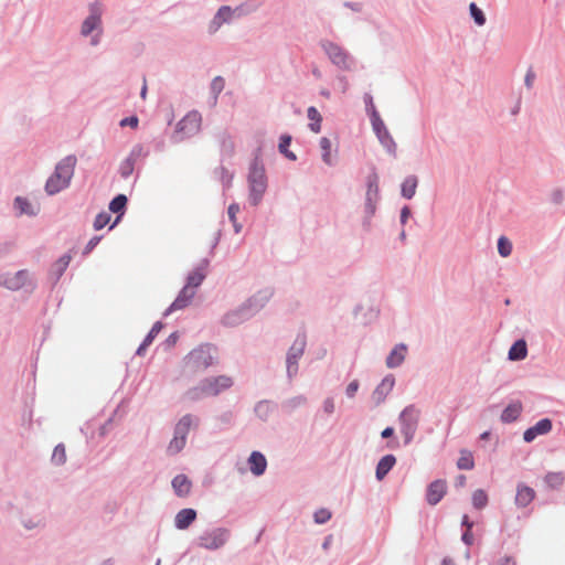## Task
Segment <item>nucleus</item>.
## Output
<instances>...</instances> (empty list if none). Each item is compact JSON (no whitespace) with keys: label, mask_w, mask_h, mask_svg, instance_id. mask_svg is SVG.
Segmentation results:
<instances>
[{"label":"nucleus","mask_w":565,"mask_h":565,"mask_svg":"<svg viewBox=\"0 0 565 565\" xmlns=\"http://www.w3.org/2000/svg\"><path fill=\"white\" fill-rule=\"evenodd\" d=\"M248 203L250 206H258L268 188V178L263 161V149L257 147L253 151V159L247 172Z\"/></svg>","instance_id":"1"},{"label":"nucleus","mask_w":565,"mask_h":565,"mask_svg":"<svg viewBox=\"0 0 565 565\" xmlns=\"http://www.w3.org/2000/svg\"><path fill=\"white\" fill-rule=\"evenodd\" d=\"M365 195L363 204L362 227L365 232L372 228V218L374 217L377 206L382 200L380 191V177L376 168L373 166L370 173L365 178Z\"/></svg>","instance_id":"2"},{"label":"nucleus","mask_w":565,"mask_h":565,"mask_svg":"<svg viewBox=\"0 0 565 565\" xmlns=\"http://www.w3.org/2000/svg\"><path fill=\"white\" fill-rule=\"evenodd\" d=\"M76 163L75 154H68L56 163L54 172L49 177L44 186L49 195H55L70 186Z\"/></svg>","instance_id":"3"},{"label":"nucleus","mask_w":565,"mask_h":565,"mask_svg":"<svg viewBox=\"0 0 565 565\" xmlns=\"http://www.w3.org/2000/svg\"><path fill=\"white\" fill-rule=\"evenodd\" d=\"M199 425V418L192 414L183 415L175 424L173 438L170 440L167 452L171 456L179 454L186 445V438L192 426Z\"/></svg>","instance_id":"4"},{"label":"nucleus","mask_w":565,"mask_h":565,"mask_svg":"<svg viewBox=\"0 0 565 565\" xmlns=\"http://www.w3.org/2000/svg\"><path fill=\"white\" fill-rule=\"evenodd\" d=\"M320 46L330 60V62L342 71H351L355 60L341 45L330 40H321Z\"/></svg>","instance_id":"5"},{"label":"nucleus","mask_w":565,"mask_h":565,"mask_svg":"<svg viewBox=\"0 0 565 565\" xmlns=\"http://www.w3.org/2000/svg\"><path fill=\"white\" fill-rule=\"evenodd\" d=\"M420 411L414 405H407L398 415L399 430L404 437V446H408L416 435Z\"/></svg>","instance_id":"6"},{"label":"nucleus","mask_w":565,"mask_h":565,"mask_svg":"<svg viewBox=\"0 0 565 565\" xmlns=\"http://www.w3.org/2000/svg\"><path fill=\"white\" fill-rule=\"evenodd\" d=\"M307 347L305 333H298L286 354V375L292 381L299 372V360L302 358Z\"/></svg>","instance_id":"7"},{"label":"nucleus","mask_w":565,"mask_h":565,"mask_svg":"<svg viewBox=\"0 0 565 565\" xmlns=\"http://www.w3.org/2000/svg\"><path fill=\"white\" fill-rule=\"evenodd\" d=\"M231 531L226 527H213L203 531L196 539V545L207 551L222 548L230 540Z\"/></svg>","instance_id":"8"},{"label":"nucleus","mask_w":565,"mask_h":565,"mask_svg":"<svg viewBox=\"0 0 565 565\" xmlns=\"http://www.w3.org/2000/svg\"><path fill=\"white\" fill-rule=\"evenodd\" d=\"M202 117L199 111H189L175 126V130L171 136L173 143H179L185 138L196 135L201 127Z\"/></svg>","instance_id":"9"},{"label":"nucleus","mask_w":565,"mask_h":565,"mask_svg":"<svg viewBox=\"0 0 565 565\" xmlns=\"http://www.w3.org/2000/svg\"><path fill=\"white\" fill-rule=\"evenodd\" d=\"M211 344H201L185 356V365L193 372L205 371L214 363Z\"/></svg>","instance_id":"10"},{"label":"nucleus","mask_w":565,"mask_h":565,"mask_svg":"<svg viewBox=\"0 0 565 565\" xmlns=\"http://www.w3.org/2000/svg\"><path fill=\"white\" fill-rule=\"evenodd\" d=\"M0 285L12 291L19 290L25 286H30L31 290H34L36 287L35 282L31 280L30 273L26 269L1 274Z\"/></svg>","instance_id":"11"},{"label":"nucleus","mask_w":565,"mask_h":565,"mask_svg":"<svg viewBox=\"0 0 565 565\" xmlns=\"http://www.w3.org/2000/svg\"><path fill=\"white\" fill-rule=\"evenodd\" d=\"M372 129L377 137L380 143L383 146V148L386 150V152L392 156L393 158L397 157V146L390 134L388 129L386 128L384 121L382 118H379L376 120L371 121Z\"/></svg>","instance_id":"12"},{"label":"nucleus","mask_w":565,"mask_h":565,"mask_svg":"<svg viewBox=\"0 0 565 565\" xmlns=\"http://www.w3.org/2000/svg\"><path fill=\"white\" fill-rule=\"evenodd\" d=\"M274 296V289L271 287H266L259 289L249 298H247L243 305L250 313L252 318L256 316L265 306L269 302V300Z\"/></svg>","instance_id":"13"},{"label":"nucleus","mask_w":565,"mask_h":565,"mask_svg":"<svg viewBox=\"0 0 565 565\" xmlns=\"http://www.w3.org/2000/svg\"><path fill=\"white\" fill-rule=\"evenodd\" d=\"M204 384L206 386V392L209 396H216L220 393L228 390L233 385L232 377L227 375H217L203 379Z\"/></svg>","instance_id":"14"},{"label":"nucleus","mask_w":565,"mask_h":565,"mask_svg":"<svg viewBox=\"0 0 565 565\" xmlns=\"http://www.w3.org/2000/svg\"><path fill=\"white\" fill-rule=\"evenodd\" d=\"M249 319H252V316L250 313L247 311V309L244 307V305L242 303L241 306H238L237 308L233 309V310H230L227 311L223 317H222V324L224 327H236V326H239L242 324L243 322L245 321H248Z\"/></svg>","instance_id":"15"},{"label":"nucleus","mask_w":565,"mask_h":565,"mask_svg":"<svg viewBox=\"0 0 565 565\" xmlns=\"http://www.w3.org/2000/svg\"><path fill=\"white\" fill-rule=\"evenodd\" d=\"M447 493V482L436 479L427 486L426 501L429 505H437Z\"/></svg>","instance_id":"16"},{"label":"nucleus","mask_w":565,"mask_h":565,"mask_svg":"<svg viewBox=\"0 0 565 565\" xmlns=\"http://www.w3.org/2000/svg\"><path fill=\"white\" fill-rule=\"evenodd\" d=\"M194 296L195 291L193 289H189L188 287L183 286L172 303L164 310L163 317H168L177 310L186 308L191 303Z\"/></svg>","instance_id":"17"},{"label":"nucleus","mask_w":565,"mask_h":565,"mask_svg":"<svg viewBox=\"0 0 565 565\" xmlns=\"http://www.w3.org/2000/svg\"><path fill=\"white\" fill-rule=\"evenodd\" d=\"M234 21L232 7L222 6L218 8L213 19L209 24V32L215 33L223 24H230Z\"/></svg>","instance_id":"18"},{"label":"nucleus","mask_w":565,"mask_h":565,"mask_svg":"<svg viewBox=\"0 0 565 565\" xmlns=\"http://www.w3.org/2000/svg\"><path fill=\"white\" fill-rule=\"evenodd\" d=\"M209 265L210 259L203 258L200 265L188 274L186 284L184 285V287H188L189 289L193 290L194 288L200 287L206 277L205 270L209 267Z\"/></svg>","instance_id":"19"},{"label":"nucleus","mask_w":565,"mask_h":565,"mask_svg":"<svg viewBox=\"0 0 565 565\" xmlns=\"http://www.w3.org/2000/svg\"><path fill=\"white\" fill-rule=\"evenodd\" d=\"M552 428V420L550 418H542L524 431L523 439L525 443H532L537 436L548 434Z\"/></svg>","instance_id":"20"},{"label":"nucleus","mask_w":565,"mask_h":565,"mask_svg":"<svg viewBox=\"0 0 565 565\" xmlns=\"http://www.w3.org/2000/svg\"><path fill=\"white\" fill-rule=\"evenodd\" d=\"M395 385V377L392 374L386 375L372 393V398L376 405L383 403L386 396L392 392Z\"/></svg>","instance_id":"21"},{"label":"nucleus","mask_w":565,"mask_h":565,"mask_svg":"<svg viewBox=\"0 0 565 565\" xmlns=\"http://www.w3.org/2000/svg\"><path fill=\"white\" fill-rule=\"evenodd\" d=\"M406 352L407 345L405 343L396 344L386 358V366L388 369H396L401 366L405 361Z\"/></svg>","instance_id":"22"},{"label":"nucleus","mask_w":565,"mask_h":565,"mask_svg":"<svg viewBox=\"0 0 565 565\" xmlns=\"http://www.w3.org/2000/svg\"><path fill=\"white\" fill-rule=\"evenodd\" d=\"M172 489L177 497L185 498L192 489L191 480L183 473L177 475L171 481Z\"/></svg>","instance_id":"23"},{"label":"nucleus","mask_w":565,"mask_h":565,"mask_svg":"<svg viewBox=\"0 0 565 565\" xmlns=\"http://www.w3.org/2000/svg\"><path fill=\"white\" fill-rule=\"evenodd\" d=\"M196 516L198 513L194 509L184 508L175 514L174 526L178 530H185L196 520Z\"/></svg>","instance_id":"24"},{"label":"nucleus","mask_w":565,"mask_h":565,"mask_svg":"<svg viewBox=\"0 0 565 565\" xmlns=\"http://www.w3.org/2000/svg\"><path fill=\"white\" fill-rule=\"evenodd\" d=\"M248 465L252 473L259 477L265 473L267 468L266 457L260 451H253L248 457Z\"/></svg>","instance_id":"25"},{"label":"nucleus","mask_w":565,"mask_h":565,"mask_svg":"<svg viewBox=\"0 0 565 565\" xmlns=\"http://www.w3.org/2000/svg\"><path fill=\"white\" fill-rule=\"evenodd\" d=\"M396 465V457L392 454L383 456L375 468V478L377 481H382L387 473L393 469Z\"/></svg>","instance_id":"26"},{"label":"nucleus","mask_w":565,"mask_h":565,"mask_svg":"<svg viewBox=\"0 0 565 565\" xmlns=\"http://www.w3.org/2000/svg\"><path fill=\"white\" fill-rule=\"evenodd\" d=\"M535 498V491L523 483H519L516 487L515 504L518 508L527 507Z\"/></svg>","instance_id":"27"},{"label":"nucleus","mask_w":565,"mask_h":565,"mask_svg":"<svg viewBox=\"0 0 565 565\" xmlns=\"http://www.w3.org/2000/svg\"><path fill=\"white\" fill-rule=\"evenodd\" d=\"M128 199L125 194H117L109 202L108 209L110 212L117 214V217L110 228H113L120 220V217L125 214L127 207Z\"/></svg>","instance_id":"28"},{"label":"nucleus","mask_w":565,"mask_h":565,"mask_svg":"<svg viewBox=\"0 0 565 565\" xmlns=\"http://www.w3.org/2000/svg\"><path fill=\"white\" fill-rule=\"evenodd\" d=\"M276 408V404L269 399H262L254 406L255 416L262 422H267Z\"/></svg>","instance_id":"29"},{"label":"nucleus","mask_w":565,"mask_h":565,"mask_svg":"<svg viewBox=\"0 0 565 565\" xmlns=\"http://www.w3.org/2000/svg\"><path fill=\"white\" fill-rule=\"evenodd\" d=\"M522 409H523V407H522V403L520 401L510 403L502 411V414L500 417L501 422L504 424H510V423L515 422L520 417Z\"/></svg>","instance_id":"30"},{"label":"nucleus","mask_w":565,"mask_h":565,"mask_svg":"<svg viewBox=\"0 0 565 565\" xmlns=\"http://www.w3.org/2000/svg\"><path fill=\"white\" fill-rule=\"evenodd\" d=\"M102 24L100 15L92 12L89 15H87L84 21L82 22L81 26V34L83 36H88L92 34L95 30H99Z\"/></svg>","instance_id":"31"},{"label":"nucleus","mask_w":565,"mask_h":565,"mask_svg":"<svg viewBox=\"0 0 565 565\" xmlns=\"http://www.w3.org/2000/svg\"><path fill=\"white\" fill-rule=\"evenodd\" d=\"M527 355V345L524 339L516 340L508 352L510 361H521Z\"/></svg>","instance_id":"32"},{"label":"nucleus","mask_w":565,"mask_h":565,"mask_svg":"<svg viewBox=\"0 0 565 565\" xmlns=\"http://www.w3.org/2000/svg\"><path fill=\"white\" fill-rule=\"evenodd\" d=\"M163 328V323L161 321H157L153 323L152 328L148 332V334L145 337L143 341L138 347L136 354L141 356L145 354L147 348L152 343V341L156 339L158 333Z\"/></svg>","instance_id":"33"},{"label":"nucleus","mask_w":565,"mask_h":565,"mask_svg":"<svg viewBox=\"0 0 565 565\" xmlns=\"http://www.w3.org/2000/svg\"><path fill=\"white\" fill-rule=\"evenodd\" d=\"M71 259L72 257L70 254H64L53 264L50 274L53 277L54 282H57L63 276L70 265Z\"/></svg>","instance_id":"34"},{"label":"nucleus","mask_w":565,"mask_h":565,"mask_svg":"<svg viewBox=\"0 0 565 565\" xmlns=\"http://www.w3.org/2000/svg\"><path fill=\"white\" fill-rule=\"evenodd\" d=\"M418 179L416 175H407L401 184V195L404 199L411 200L416 193Z\"/></svg>","instance_id":"35"},{"label":"nucleus","mask_w":565,"mask_h":565,"mask_svg":"<svg viewBox=\"0 0 565 565\" xmlns=\"http://www.w3.org/2000/svg\"><path fill=\"white\" fill-rule=\"evenodd\" d=\"M204 397H209L207 395V392H206V386L204 384V381L201 380L198 385L193 386V387H190L185 393H184V398H186L188 401L190 402H198Z\"/></svg>","instance_id":"36"},{"label":"nucleus","mask_w":565,"mask_h":565,"mask_svg":"<svg viewBox=\"0 0 565 565\" xmlns=\"http://www.w3.org/2000/svg\"><path fill=\"white\" fill-rule=\"evenodd\" d=\"M308 399L305 395H296L290 398L285 399L281 403V408L285 413L291 414L299 407H302L307 404Z\"/></svg>","instance_id":"37"},{"label":"nucleus","mask_w":565,"mask_h":565,"mask_svg":"<svg viewBox=\"0 0 565 565\" xmlns=\"http://www.w3.org/2000/svg\"><path fill=\"white\" fill-rule=\"evenodd\" d=\"M258 7L259 6L253 0L241 3L239 6L232 8L233 18L234 20H237L245 15L252 14L257 11Z\"/></svg>","instance_id":"38"},{"label":"nucleus","mask_w":565,"mask_h":565,"mask_svg":"<svg viewBox=\"0 0 565 565\" xmlns=\"http://www.w3.org/2000/svg\"><path fill=\"white\" fill-rule=\"evenodd\" d=\"M291 140H292V138H291L290 135H288V134L281 135L279 137V142H278V151L284 157H286L288 160L296 161L297 160L296 153L289 150V146L291 143Z\"/></svg>","instance_id":"39"},{"label":"nucleus","mask_w":565,"mask_h":565,"mask_svg":"<svg viewBox=\"0 0 565 565\" xmlns=\"http://www.w3.org/2000/svg\"><path fill=\"white\" fill-rule=\"evenodd\" d=\"M13 205L20 215L25 214V215L34 216L36 214V212L33 210L31 203L25 198L17 196L14 199Z\"/></svg>","instance_id":"40"},{"label":"nucleus","mask_w":565,"mask_h":565,"mask_svg":"<svg viewBox=\"0 0 565 565\" xmlns=\"http://www.w3.org/2000/svg\"><path fill=\"white\" fill-rule=\"evenodd\" d=\"M319 146L321 148V158H322V161L329 166V167H332L334 164L332 158H331V141L329 138L327 137H322L319 141Z\"/></svg>","instance_id":"41"},{"label":"nucleus","mask_w":565,"mask_h":565,"mask_svg":"<svg viewBox=\"0 0 565 565\" xmlns=\"http://www.w3.org/2000/svg\"><path fill=\"white\" fill-rule=\"evenodd\" d=\"M148 156L149 151L141 143H136L126 158L135 166L139 159H146Z\"/></svg>","instance_id":"42"},{"label":"nucleus","mask_w":565,"mask_h":565,"mask_svg":"<svg viewBox=\"0 0 565 565\" xmlns=\"http://www.w3.org/2000/svg\"><path fill=\"white\" fill-rule=\"evenodd\" d=\"M544 480L550 488L557 489L565 482V475L561 471L548 472Z\"/></svg>","instance_id":"43"},{"label":"nucleus","mask_w":565,"mask_h":565,"mask_svg":"<svg viewBox=\"0 0 565 565\" xmlns=\"http://www.w3.org/2000/svg\"><path fill=\"white\" fill-rule=\"evenodd\" d=\"M469 13L471 19L478 26H482L486 24V14L475 2H471L469 4Z\"/></svg>","instance_id":"44"},{"label":"nucleus","mask_w":565,"mask_h":565,"mask_svg":"<svg viewBox=\"0 0 565 565\" xmlns=\"http://www.w3.org/2000/svg\"><path fill=\"white\" fill-rule=\"evenodd\" d=\"M457 467L460 470H471L475 467L473 457L470 451L462 450L461 456L457 461Z\"/></svg>","instance_id":"45"},{"label":"nucleus","mask_w":565,"mask_h":565,"mask_svg":"<svg viewBox=\"0 0 565 565\" xmlns=\"http://www.w3.org/2000/svg\"><path fill=\"white\" fill-rule=\"evenodd\" d=\"M472 505L477 510H481L487 507L488 504V494L482 489H477L472 493Z\"/></svg>","instance_id":"46"},{"label":"nucleus","mask_w":565,"mask_h":565,"mask_svg":"<svg viewBox=\"0 0 565 565\" xmlns=\"http://www.w3.org/2000/svg\"><path fill=\"white\" fill-rule=\"evenodd\" d=\"M363 100H364L365 110L370 117V120L373 121V120L381 118V116H380L379 111L376 110L375 105L373 103V97L370 93L364 94Z\"/></svg>","instance_id":"47"},{"label":"nucleus","mask_w":565,"mask_h":565,"mask_svg":"<svg viewBox=\"0 0 565 565\" xmlns=\"http://www.w3.org/2000/svg\"><path fill=\"white\" fill-rule=\"evenodd\" d=\"M225 87V81L222 76H215L210 85L211 94L213 95V103L216 104L218 95Z\"/></svg>","instance_id":"48"},{"label":"nucleus","mask_w":565,"mask_h":565,"mask_svg":"<svg viewBox=\"0 0 565 565\" xmlns=\"http://www.w3.org/2000/svg\"><path fill=\"white\" fill-rule=\"evenodd\" d=\"M51 460L56 466H62L66 462V451L65 446L63 444H58L55 446Z\"/></svg>","instance_id":"49"},{"label":"nucleus","mask_w":565,"mask_h":565,"mask_svg":"<svg viewBox=\"0 0 565 565\" xmlns=\"http://www.w3.org/2000/svg\"><path fill=\"white\" fill-rule=\"evenodd\" d=\"M239 212V205L237 203L230 204L227 209L228 218L233 224L234 232L238 234L242 231V224L237 222L236 214Z\"/></svg>","instance_id":"50"},{"label":"nucleus","mask_w":565,"mask_h":565,"mask_svg":"<svg viewBox=\"0 0 565 565\" xmlns=\"http://www.w3.org/2000/svg\"><path fill=\"white\" fill-rule=\"evenodd\" d=\"M498 253L502 257H508L512 253V244L505 236H500L498 239Z\"/></svg>","instance_id":"51"},{"label":"nucleus","mask_w":565,"mask_h":565,"mask_svg":"<svg viewBox=\"0 0 565 565\" xmlns=\"http://www.w3.org/2000/svg\"><path fill=\"white\" fill-rule=\"evenodd\" d=\"M134 170H135L134 162H131L130 160L125 158L120 162V166H119V169H118V173L120 174V177L122 179L126 180V179H128L134 173Z\"/></svg>","instance_id":"52"},{"label":"nucleus","mask_w":565,"mask_h":565,"mask_svg":"<svg viewBox=\"0 0 565 565\" xmlns=\"http://www.w3.org/2000/svg\"><path fill=\"white\" fill-rule=\"evenodd\" d=\"M110 221V214L107 213V212H100L96 215L95 220H94V228L96 231H99L102 228H104Z\"/></svg>","instance_id":"53"},{"label":"nucleus","mask_w":565,"mask_h":565,"mask_svg":"<svg viewBox=\"0 0 565 565\" xmlns=\"http://www.w3.org/2000/svg\"><path fill=\"white\" fill-rule=\"evenodd\" d=\"M332 514L328 509L321 508L313 514V520L317 524H324L331 519Z\"/></svg>","instance_id":"54"},{"label":"nucleus","mask_w":565,"mask_h":565,"mask_svg":"<svg viewBox=\"0 0 565 565\" xmlns=\"http://www.w3.org/2000/svg\"><path fill=\"white\" fill-rule=\"evenodd\" d=\"M221 147L223 151H226L228 153H232L234 150V141L232 140L231 136L223 131L220 136Z\"/></svg>","instance_id":"55"},{"label":"nucleus","mask_w":565,"mask_h":565,"mask_svg":"<svg viewBox=\"0 0 565 565\" xmlns=\"http://www.w3.org/2000/svg\"><path fill=\"white\" fill-rule=\"evenodd\" d=\"M21 523L26 530H34L43 525L42 519L40 518H22Z\"/></svg>","instance_id":"56"},{"label":"nucleus","mask_w":565,"mask_h":565,"mask_svg":"<svg viewBox=\"0 0 565 565\" xmlns=\"http://www.w3.org/2000/svg\"><path fill=\"white\" fill-rule=\"evenodd\" d=\"M360 387V383L358 380H353L351 381L347 388H345V395L349 397V398H353L358 392Z\"/></svg>","instance_id":"57"},{"label":"nucleus","mask_w":565,"mask_h":565,"mask_svg":"<svg viewBox=\"0 0 565 565\" xmlns=\"http://www.w3.org/2000/svg\"><path fill=\"white\" fill-rule=\"evenodd\" d=\"M535 78H536L535 72L533 71L532 67H529L526 71V74L524 76V85L527 89H531L533 87Z\"/></svg>","instance_id":"58"},{"label":"nucleus","mask_w":565,"mask_h":565,"mask_svg":"<svg viewBox=\"0 0 565 565\" xmlns=\"http://www.w3.org/2000/svg\"><path fill=\"white\" fill-rule=\"evenodd\" d=\"M138 124H139V119L137 116L134 115V116H129V117L121 119L119 122V126L120 127L129 126L131 128H137Z\"/></svg>","instance_id":"59"},{"label":"nucleus","mask_w":565,"mask_h":565,"mask_svg":"<svg viewBox=\"0 0 565 565\" xmlns=\"http://www.w3.org/2000/svg\"><path fill=\"white\" fill-rule=\"evenodd\" d=\"M100 239L102 236H93L84 247L83 254L88 255L98 245Z\"/></svg>","instance_id":"60"},{"label":"nucleus","mask_w":565,"mask_h":565,"mask_svg":"<svg viewBox=\"0 0 565 565\" xmlns=\"http://www.w3.org/2000/svg\"><path fill=\"white\" fill-rule=\"evenodd\" d=\"M322 408L326 414H328V415L332 414L335 409L334 398L333 397L324 398V401L322 403Z\"/></svg>","instance_id":"61"},{"label":"nucleus","mask_w":565,"mask_h":565,"mask_svg":"<svg viewBox=\"0 0 565 565\" xmlns=\"http://www.w3.org/2000/svg\"><path fill=\"white\" fill-rule=\"evenodd\" d=\"M307 117L309 118L310 122L312 121H322V117L318 109L315 106H310L307 109Z\"/></svg>","instance_id":"62"},{"label":"nucleus","mask_w":565,"mask_h":565,"mask_svg":"<svg viewBox=\"0 0 565 565\" xmlns=\"http://www.w3.org/2000/svg\"><path fill=\"white\" fill-rule=\"evenodd\" d=\"M233 174L230 173L225 168H221V181L224 188H228L232 184Z\"/></svg>","instance_id":"63"},{"label":"nucleus","mask_w":565,"mask_h":565,"mask_svg":"<svg viewBox=\"0 0 565 565\" xmlns=\"http://www.w3.org/2000/svg\"><path fill=\"white\" fill-rule=\"evenodd\" d=\"M411 209L409 206L405 205L402 207L401 210V214H399V222L402 225H405L411 216Z\"/></svg>","instance_id":"64"}]
</instances>
